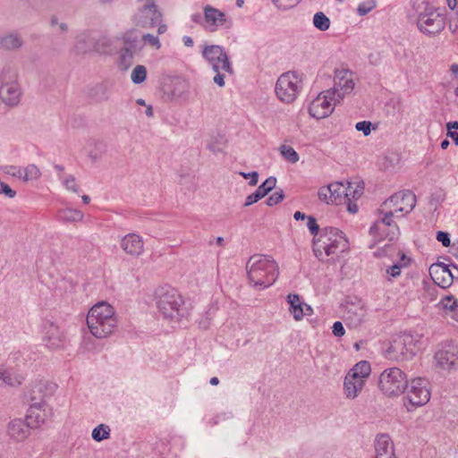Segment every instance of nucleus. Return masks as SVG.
<instances>
[{
  "instance_id": "a211bd4d",
  "label": "nucleus",
  "mask_w": 458,
  "mask_h": 458,
  "mask_svg": "<svg viewBox=\"0 0 458 458\" xmlns=\"http://www.w3.org/2000/svg\"><path fill=\"white\" fill-rule=\"evenodd\" d=\"M42 339L49 349H59L64 346V337L59 327L51 321L44 322L42 326Z\"/></svg>"
},
{
  "instance_id": "c03bdc74",
  "label": "nucleus",
  "mask_w": 458,
  "mask_h": 458,
  "mask_svg": "<svg viewBox=\"0 0 458 458\" xmlns=\"http://www.w3.org/2000/svg\"><path fill=\"white\" fill-rule=\"evenodd\" d=\"M376 7H377L376 0H365L358 4L356 12H357L358 15L365 16L369 13H370L372 10H374Z\"/></svg>"
},
{
  "instance_id": "aec40b11",
  "label": "nucleus",
  "mask_w": 458,
  "mask_h": 458,
  "mask_svg": "<svg viewBox=\"0 0 458 458\" xmlns=\"http://www.w3.org/2000/svg\"><path fill=\"white\" fill-rule=\"evenodd\" d=\"M22 97L20 83L0 84V99L8 107L17 106Z\"/></svg>"
},
{
  "instance_id": "1a4fd4ad",
  "label": "nucleus",
  "mask_w": 458,
  "mask_h": 458,
  "mask_svg": "<svg viewBox=\"0 0 458 458\" xmlns=\"http://www.w3.org/2000/svg\"><path fill=\"white\" fill-rule=\"evenodd\" d=\"M380 390L388 396H397L408 388L406 374L397 367L384 369L378 380Z\"/></svg>"
},
{
  "instance_id": "7ed1b4c3",
  "label": "nucleus",
  "mask_w": 458,
  "mask_h": 458,
  "mask_svg": "<svg viewBox=\"0 0 458 458\" xmlns=\"http://www.w3.org/2000/svg\"><path fill=\"white\" fill-rule=\"evenodd\" d=\"M248 278L253 287L265 289L271 286L278 276V267L268 256H252L247 263Z\"/></svg>"
},
{
  "instance_id": "6e6d98bb",
  "label": "nucleus",
  "mask_w": 458,
  "mask_h": 458,
  "mask_svg": "<svg viewBox=\"0 0 458 458\" xmlns=\"http://www.w3.org/2000/svg\"><path fill=\"white\" fill-rule=\"evenodd\" d=\"M3 193L6 197L13 199L16 196V191H13L7 183L0 181V194Z\"/></svg>"
},
{
  "instance_id": "2f4dec72",
  "label": "nucleus",
  "mask_w": 458,
  "mask_h": 458,
  "mask_svg": "<svg viewBox=\"0 0 458 458\" xmlns=\"http://www.w3.org/2000/svg\"><path fill=\"white\" fill-rule=\"evenodd\" d=\"M83 213L76 208H65L57 211L56 218L62 223H75L83 219Z\"/></svg>"
},
{
  "instance_id": "393cba45",
  "label": "nucleus",
  "mask_w": 458,
  "mask_h": 458,
  "mask_svg": "<svg viewBox=\"0 0 458 458\" xmlns=\"http://www.w3.org/2000/svg\"><path fill=\"white\" fill-rule=\"evenodd\" d=\"M204 20L209 31H216L226 23V15L222 11L207 5L204 7Z\"/></svg>"
},
{
  "instance_id": "b1692460",
  "label": "nucleus",
  "mask_w": 458,
  "mask_h": 458,
  "mask_svg": "<svg viewBox=\"0 0 458 458\" xmlns=\"http://www.w3.org/2000/svg\"><path fill=\"white\" fill-rule=\"evenodd\" d=\"M435 360L443 369H455L458 368V351L454 347L439 350L435 354Z\"/></svg>"
},
{
  "instance_id": "a878e982",
  "label": "nucleus",
  "mask_w": 458,
  "mask_h": 458,
  "mask_svg": "<svg viewBox=\"0 0 458 458\" xmlns=\"http://www.w3.org/2000/svg\"><path fill=\"white\" fill-rule=\"evenodd\" d=\"M376 458H396L393 441L387 435H379L375 442Z\"/></svg>"
},
{
  "instance_id": "4be33fe9",
  "label": "nucleus",
  "mask_w": 458,
  "mask_h": 458,
  "mask_svg": "<svg viewBox=\"0 0 458 458\" xmlns=\"http://www.w3.org/2000/svg\"><path fill=\"white\" fill-rule=\"evenodd\" d=\"M120 245L126 254L132 257H139L144 251L143 239L134 233L124 235L121 240Z\"/></svg>"
},
{
  "instance_id": "de8ad7c7",
  "label": "nucleus",
  "mask_w": 458,
  "mask_h": 458,
  "mask_svg": "<svg viewBox=\"0 0 458 458\" xmlns=\"http://www.w3.org/2000/svg\"><path fill=\"white\" fill-rule=\"evenodd\" d=\"M59 178L62 180L63 184L65 186V188L68 191H71L75 192V193H77L79 191V187L76 184V180H75V177L73 175L69 174V175H67V176H65L64 178L59 176Z\"/></svg>"
},
{
  "instance_id": "72a5a7b5",
  "label": "nucleus",
  "mask_w": 458,
  "mask_h": 458,
  "mask_svg": "<svg viewBox=\"0 0 458 458\" xmlns=\"http://www.w3.org/2000/svg\"><path fill=\"white\" fill-rule=\"evenodd\" d=\"M106 151V146L103 141L98 140H90L88 143L89 157L96 162L102 157Z\"/></svg>"
},
{
  "instance_id": "6ab92c4d",
  "label": "nucleus",
  "mask_w": 458,
  "mask_h": 458,
  "mask_svg": "<svg viewBox=\"0 0 458 458\" xmlns=\"http://www.w3.org/2000/svg\"><path fill=\"white\" fill-rule=\"evenodd\" d=\"M333 88H335V97L340 101L354 88L352 73L348 70L336 71Z\"/></svg>"
},
{
  "instance_id": "6e6552de",
  "label": "nucleus",
  "mask_w": 458,
  "mask_h": 458,
  "mask_svg": "<svg viewBox=\"0 0 458 458\" xmlns=\"http://www.w3.org/2000/svg\"><path fill=\"white\" fill-rule=\"evenodd\" d=\"M370 373V363L367 360L359 361L347 372L344 381V394L347 399L359 396Z\"/></svg>"
},
{
  "instance_id": "412c9836",
  "label": "nucleus",
  "mask_w": 458,
  "mask_h": 458,
  "mask_svg": "<svg viewBox=\"0 0 458 458\" xmlns=\"http://www.w3.org/2000/svg\"><path fill=\"white\" fill-rule=\"evenodd\" d=\"M57 390V385L52 381L40 379L31 385L30 391V402H37L40 399L52 396Z\"/></svg>"
},
{
  "instance_id": "20e7f679",
  "label": "nucleus",
  "mask_w": 458,
  "mask_h": 458,
  "mask_svg": "<svg viewBox=\"0 0 458 458\" xmlns=\"http://www.w3.org/2000/svg\"><path fill=\"white\" fill-rule=\"evenodd\" d=\"M86 321L96 338L109 336L117 326L114 309L105 301L98 302L89 310Z\"/></svg>"
},
{
  "instance_id": "423d86ee",
  "label": "nucleus",
  "mask_w": 458,
  "mask_h": 458,
  "mask_svg": "<svg viewBox=\"0 0 458 458\" xmlns=\"http://www.w3.org/2000/svg\"><path fill=\"white\" fill-rule=\"evenodd\" d=\"M157 307L165 318L179 321L184 316L183 299L173 287H162L156 293Z\"/></svg>"
},
{
  "instance_id": "f8f14e48",
  "label": "nucleus",
  "mask_w": 458,
  "mask_h": 458,
  "mask_svg": "<svg viewBox=\"0 0 458 458\" xmlns=\"http://www.w3.org/2000/svg\"><path fill=\"white\" fill-rule=\"evenodd\" d=\"M340 102L335 97V88L319 93L310 104L309 113L316 119L329 116L336 103Z\"/></svg>"
},
{
  "instance_id": "cd10ccee",
  "label": "nucleus",
  "mask_w": 458,
  "mask_h": 458,
  "mask_svg": "<svg viewBox=\"0 0 458 458\" xmlns=\"http://www.w3.org/2000/svg\"><path fill=\"white\" fill-rule=\"evenodd\" d=\"M24 40L20 32L12 30L0 36V48L16 51L22 47Z\"/></svg>"
},
{
  "instance_id": "864d4df0",
  "label": "nucleus",
  "mask_w": 458,
  "mask_h": 458,
  "mask_svg": "<svg viewBox=\"0 0 458 458\" xmlns=\"http://www.w3.org/2000/svg\"><path fill=\"white\" fill-rule=\"evenodd\" d=\"M372 123L369 121H361L355 124V129L361 131L364 136H369L371 132Z\"/></svg>"
},
{
  "instance_id": "58836bf2",
  "label": "nucleus",
  "mask_w": 458,
  "mask_h": 458,
  "mask_svg": "<svg viewBox=\"0 0 458 458\" xmlns=\"http://www.w3.org/2000/svg\"><path fill=\"white\" fill-rule=\"evenodd\" d=\"M345 189V200H348L359 199L362 195L364 188L359 182H347Z\"/></svg>"
},
{
  "instance_id": "9d476101",
  "label": "nucleus",
  "mask_w": 458,
  "mask_h": 458,
  "mask_svg": "<svg viewBox=\"0 0 458 458\" xmlns=\"http://www.w3.org/2000/svg\"><path fill=\"white\" fill-rule=\"evenodd\" d=\"M302 89L301 77L295 72L281 74L276 83L275 92L278 99L284 103H293Z\"/></svg>"
},
{
  "instance_id": "774afa93",
  "label": "nucleus",
  "mask_w": 458,
  "mask_h": 458,
  "mask_svg": "<svg viewBox=\"0 0 458 458\" xmlns=\"http://www.w3.org/2000/svg\"><path fill=\"white\" fill-rule=\"evenodd\" d=\"M293 218L295 220H303V219L307 218V216L301 211H296L293 214Z\"/></svg>"
},
{
  "instance_id": "c756f323",
  "label": "nucleus",
  "mask_w": 458,
  "mask_h": 458,
  "mask_svg": "<svg viewBox=\"0 0 458 458\" xmlns=\"http://www.w3.org/2000/svg\"><path fill=\"white\" fill-rule=\"evenodd\" d=\"M30 428L32 427L29 424V421L24 422L22 420H13L9 423L8 434L13 439L22 441L30 435Z\"/></svg>"
},
{
  "instance_id": "f704fd0d",
  "label": "nucleus",
  "mask_w": 458,
  "mask_h": 458,
  "mask_svg": "<svg viewBox=\"0 0 458 458\" xmlns=\"http://www.w3.org/2000/svg\"><path fill=\"white\" fill-rule=\"evenodd\" d=\"M331 190V199L332 204L341 205L345 200V184L341 182H335L329 184Z\"/></svg>"
},
{
  "instance_id": "ea45409f",
  "label": "nucleus",
  "mask_w": 458,
  "mask_h": 458,
  "mask_svg": "<svg viewBox=\"0 0 458 458\" xmlns=\"http://www.w3.org/2000/svg\"><path fill=\"white\" fill-rule=\"evenodd\" d=\"M41 176L40 170L38 167L33 164L27 165L22 168L21 180L25 182L29 181H34L38 179Z\"/></svg>"
},
{
  "instance_id": "09e8293b",
  "label": "nucleus",
  "mask_w": 458,
  "mask_h": 458,
  "mask_svg": "<svg viewBox=\"0 0 458 458\" xmlns=\"http://www.w3.org/2000/svg\"><path fill=\"white\" fill-rule=\"evenodd\" d=\"M284 198L283 190L276 191L273 192L266 200V203L269 207H273L280 203Z\"/></svg>"
},
{
  "instance_id": "ddd939ff",
  "label": "nucleus",
  "mask_w": 458,
  "mask_h": 458,
  "mask_svg": "<svg viewBox=\"0 0 458 458\" xmlns=\"http://www.w3.org/2000/svg\"><path fill=\"white\" fill-rule=\"evenodd\" d=\"M428 381L422 377L414 378L411 381L410 387L404 397V404L408 411L412 408L425 405L430 399Z\"/></svg>"
},
{
  "instance_id": "f03ea898",
  "label": "nucleus",
  "mask_w": 458,
  "mask_h": 458,
  "mask_svg": "<svg viewBox=\"0 0 458 458\" xmlns=\"http://www.w3.org/2000/svg\"><path fill=\"white\" fill-rule=\"evenodd\" d=\"M348 248L344 233L335 227H324L313 240V252L321 261L334 259Z\"/></svg>"
},
{
  "instance_id": "f257e3e1",
  "label": "nucleus",
  "mask_w": 458,
  "mask_h": 458,
  "mask_svg": "<svg viewBox=\"0 0 458 458\" xmlns=\"http://www.w3.org/2000/svg\"><path fill=\"white\" fill-rule=\"evenodd\" d=\"M412 9L415 13L417 28L428 37L440 34L446 25V15L441 8L428 0H414Z\"/></svg>"
},
{
  "instance_id": "79ce46f5",
  "label": "nucleus",
  "mask_w": 458,
  "mask_h": 458,
  "mask_svg": "<svg viewBox=\"0 0 458 458\" xmlns=\"http://www.w3.org/2000/svg\"><path fill=\"white\" fill-rule=\"evenodd\" d=\"M280 153L286 161L292 164L297 163L300 159L299 154L294 148L287 145H282L280 147Z\"/></svg>"
},
{
  "instance_id": "69168bd1",
  "label": "nucleus",
  "mask_w": 458,
  "mask_h": 458,
  "mask_svg": "<svg viewBox=\"0 0 458 458\" xmlns=\"http://www.w3.org/2000/svg\"><path fill=\"white\" fill-rule=\"evenodd\" d=\"M182 42L185 47H191L194 44L193 39L190 36H183L182 37Z\"/></svg>"
},
{
  "instance_id": "bb28decb",
  "label": "nucleus",
  "mask_w": 458,
  "mask_h": 458,
  "mask_svg": "<svg viewBox=\"0 0 458 458\" xmlns=\"http://www.w3.org/2000/svg\"><path fill=\"white\" fill-rule=\"evenodd\" d=\"M276 177L270 176L267 178L253 193L247 196L244 207H249L263 199L270 191L276 187Z\"/></svg>"
},
{
  "instance_id": "a18cd8bd",
  "label": "nucleus",
  "mask_w": 458,
  "mask_h": 458,
  "mask_svg": "<svg viewBox=\"0 0 458 458\" xmlns=\"http://www.w3.org/2000/svg\"><path fill=\"white\" fill-rule=\"evenodd\" d=\"M141 41L143 47L146 45H148L157 50H158L161 47V43L158 36H155L150 33H141Z\"/></svg>"
},
{
  "instance_id": "4c0bfd02",
  "label": "nucleus",
  "mask_w": 458,
  "mask_h": 458,
  "mask_svg": "<svg viewBox=\"0 0 458 458\" xmlns=\"http://www.w3.org/2000/svg\"><path fill=\"white\" fill-rule=\"evenodd\" d=\"M225 138L224 135L217 133L210 138L207 144V148L213 153L221 152L225 146Z\"/></svg>"
},
{
  "instance_id": "bf43d9fd",
  "label": "nucleus",
  "mask_w": 458,
  "mask_h": 458,
  "mask_svg": "<svg viewBox=\"0 0 458 458\" xmlns=\"http://www.w3.org/2000/svg\"><path fill=\"white\" fill-rule=\"evenodd\" d=\"M437 240L440 242L445 247H448L451 243L449 233L445 232H437Z\"/></svg>"
},
{
  "instance_id": "37998d69",
  "label": "nucleus",
  "mask_w": 458,
  "mask_h": 458,
  "mask_svg": "<svg viewBox=\"0 0 458 458\" xmlns=\"http://www.w3.org/2000/svg\"><path fill=\"white\" fill-rule=\"evenodd\" d=\"M147 69L144 65L139 64L134 67L131 74V80L134 84H140L146 81Z\"/></svg>"
},
{
  "instance_id": "5701e85b",
  "label": "nucleus",
  "mask_w": 458,
  "mask_h": 458,
  "mask_svg": "<svg viewBox=\"0 0 458 458\" xmlns=\"http://www.w3.org/2000/svg\"><path fill=\"white\" fill-rule=\"evenodd\" d=\"M286 299L289 304V311L295 320H301L304 316L311 315L312 308L305 303L299 294L290 293Z\"/></svg>"
},
{
  "instance_id": "c9c22d12",
  "label": "nucleus",
  "mask_w": 458,
  "mask_h": 458,
  "mask_svg": "<svg viewBox=\"0 0 458 458\" xmlns=\"http://www.w3.org/2000/svg\"><path fill=\"white\" fill-rule=\"evenodd\" d=\"M447 5L452 11L448 18V28L452 33L458 31V7L456 0H446Z\"/></svg>"
},
{
  "instance_id": "e433bc0d",
  "label": "nucleus",
  "mask_w": 458,
  "mask_h": 458,
  "mask_svg": "<svg viewBox=\"0 0 458 458\" xmlns=\"http://www.w3.org/2000/svg\"><path fill=\"white\" fill-rule=\"evenodd\" d=\"M111 437V428L105 423H101L95 427L91 431V437L96 442H102L109 439Z\"/></svg>"
},
{
  "instance_id": "603ef678",
  "label": "nucleus",
  "mask_w": 458,
  "mask_h": 458,
  "mask_svg": "<svg viewBox=\"0 0 458 458\" xmlns=\"http://www.w3.org/2000/svg\"><path fill=\"white\" fill-rule=\"evenodd\" d=\"M442 272L446 275V277L444 276L443 281L441 283H437V284L441 285L442 288H445L452 284L454 276L452 274L447 266H442Z\"/></svg>"
},
{
  "instance_id": "5fc2aeb1",
  "label": "nucleus",
  "mask_w": 458,
  "mask_h": 458,
  "mask_svg": "<svg viewBox=\"0 0 458 458\" xmlns=\"http://www.w3.org/2000/svg\"><path fill=\"white\" fill-rule=\"evenodd\" d=\"M441 304L445 309L454 310L456 307V300L452 295H446L442 298Z\"/></svg>"
},
{
  "instance_id": "13d9d810",
  "label": "nucleus",
  "mask_w": 458,
  "mask_h": 458,
  "mask_svg": "<svg viewBox=\"0 0 458 458\" xmlns=\"http://www.w3.org/2000/svg\"><path fill=\"white\" fill-rule=\"evenodd\" d=\"M333 335L336 337H342L345 334V329L341 321H335L332 327Z\"/></svg>"
},
{
  "instance_id": "0e129e2a",
  "label": "nucleus",
  "mask_w": 458,
  "mask_h": 458,
  "mask_svg": "<svg viewBox=\"0 0 458 458\" xmlns=\"http://www.w3.org/2000/svg\"><path fill=\"white\" fill-rule=\"evenodd\" d=\"M446 129H447V131H454L455 130H458V122L454 121V122L447 123Z\"/></svg>"
},
{
  "instance_id": "2eb2a0df",
  "label": "nucleus",
  "mask_w": 458,
  "mask_h": 458,
  "mask_svg": "<svg viewBox=\"0 0 458 458\" xmlns=\"http://www.w3.org/2000/svg\"><path fill=\"white\" fill-rule=\"evenodd\" d=\"M416 206V196L409 191H402L393 194L383 203L384 208H394L395 213L408 214L413 210Z\"/></svg>"
},
{
  "instance_id": "680f3d73",
  "label": "nucleus",
  "mask_w": 458,
  "mask_h": 458,
  "mask_svg": "<svg viewBox=\"0 0 458 458\" xmlns=\"http://www.w3.org/2000/svg\"><path fill=\"white\" fill-rule=\"evenodd\" d=\"M216 75L213 78V81L218 85L219 87L225 86V75L223 72L224 71L215 72Z\"/></svg>"
},
{
  "instance_id": "7c9ffc66",
  "label": "nucleus",
  "mask_w": 458,
  "mask_h": 458,
  "mask_svg": "<svg viewBox=\"0 0 458 458\" xmlns=\"http://www.w3.org/2000/svg\"><path fill=\"white\" fill-rule=\"evenodd\" d=\"M23 380L22 375L0 366V386H18Z\"/></svg>"
},
{
  "instance_id": "338daca9",
  "label": "nucleus",
  "mask_w": 458,
  "mask_h": 458,
  "mask_svg": "<svg viewBox=\"0 0 458 458\" xmlns=\"http://www.w3.org/2000/svg\"><path fill=\"white\" fill-rule=\"evenodd\" d=\"M447 136L450 137L455 145L458 146V132L456 131H447Z\"/></svg>"
},
{
  "instance_id": "a19ab883",
  "label": "nucleus",
  "mask_w": 458,
  "mask_h": 458,
  "mask_svg": "<svg viewBox=\"0 0 458 458\" xmlns=\"http://www.w3.org/2000/svg\"><path fill=\"white\" fill-rule=\"evenodd\" d=\"M329 18L322 12H318L313 16V25L321 31H326L330 27Z\"/></svg>"
},
{
  "instance_id": "0eeeda50",
  "label": "nucleus",
  "mask_w": 458,
  "mask_h": 458,
  "mask_svg": "<svg viewBox=\"0 0 458 458\" xmlns=\"http://www.w3.org/2000/svg\"><path fill=\"white\" fill-rule=\"evenodd\" d=\"M123 47L118 52V65L127 71L134 62V58L143 50L141 32L137 29L126 30L121 37Z\"/></svg>"
},
{
  "instance_id": "39448f33",
  "label": "nucleus",
  "mask_w": 458,
  "mask_h": 458,
  "mask_svg": "<svg viewBox=\"0 0 458 458\" xmlns=\"http://www.w3.org/2000/svg\"><path fill=\"white\" fill-rule=\"evenodd\" d=\"M131 21L136 28L157 27L158 35H162L167 30L166 24L163 22V13L156 0H136V8Z\"/></svg>"
},
{
  "instance_id": "c85d7f7f",
  "label": "nucleus",
  "mask_w": 458,
  "mask_h": 458,
  "mask_svg": "<svg viewBox=\"0 0 458 458\" xmlns=\"http://www.w3.org/2000/svg\"><path fill=\"white\" fill-rule=\"evenodd\" d=\"M74 49L78 54L97 51V41L90 32L82 31L76 37Z\"/></svg>"
},
{
  "instance_id": "4d7b16f0",
  "label": "nucleus",
  "mask_w": 458,
  "mask_h": 458,
  "mask_svg": "<svg viewBox=\"0 0 458 458\" xmlns=\"http://www.w3.org/2000/svg\"><path fill=\"white\" fill-rule=\"evenodd\" d=\"M240 174L244 179H250L249 184L250 186H255L258 183L259 174L256 171L250 172V173L241 172Z\"/></svg>"
},
{
  "instance_id": "49530a36",
  "label": "nucleus",
  "mask_w": 458,
  "mask_h": 458,
  "mask_svg": "<svg viewBox=\"0 0 458 458\" xmlns=\"http://www.w3.org/2000/svg\"><path fill=\"white\" fill-rule=\"evenodd\" d=\"M0 170L6 175L21 180L22 167L21 166L5 165L0 166Z\"/></svg>"
},
{
  "instance_id": "473e14b6",
  "label": "nucleus",
  "mask_w": 458,
  "mask_h": 458,
  "mask_svg": "<svg viewBox=\"0 0 458 458\" xmlns=\"http://www.w3.org/2000/svg\"><path fill=\"white\" fill-rule=\"evenodd\" d=\"M19 73L13 64H5L0 72V84H14L18 82Z\"/></svg>"
},
{
  "instance_id": "9b49d317",
  "label": "nucleus",
  "mask_w": 458,
  "mask_h": 458,
  "mask_svg": "<svg viewBox=\"0 0 458 458\" xmlns=\"http://www.w3.org/2000/svg\"><path fill=\"white\" fill-rule=\"evenodd\" d=\"M420 350L418 340L410 333H405L391 344L386 350V357L394 360H406L411 359Z\"/></svg>"
},
{
  "instance_id": "3c124183",
  "label": "nucleus",
  "mask_w": 458,
  "mask_h": 458,
  "mask_svg": "<svg viewBox=\"0 0 458 458\" xmlns=\"http://www.w3.org/2000/svg\"><path fill=\"white\" fill-rule=\"evenodd\" d=\"M330 192H331V190H330L329 184L327 186L321 187L318 192V199L321 201L326 202L327 204H332L331 199H333V198H331Z\"/></svg>"
},
{
  "instance_id": "8fccbe9b",
  "label": "nucleus",
  "mask_w": 458,
  "mask_h": 458,
  "mask_svg": "<svg viewBox=\"0 0 458 458\" xmlns=\"http://www.w3.org/2000/svg\"><path fill=\"white\" fill-rule=\"evenodd\" d=\"M307 227L310 233L314 236V238H317L319 235V225H318L315 217L311 216H307Z\"/></svg>"
},
{
  "instance_id": "4468645a",
  "label": "nucleus",
  "mask_w": 458,
  "mask_h": 458,
  "mask_svg": "<svg viewBox=\"0 0 458 458\" xmlns=\"http://www.w3.org/2000/svg\"><path fill=\"white\" fill-rule=\"evenodd\" d=\"M202 57L208 63L214 72L224 71L229 74L233 69L228 55L219 45L205 46L202 49Z\"/></svg>"
},
{
  "instance_id": "dca6fc26",
  "label": "nucleus",
  "mask_w": 458,
  "mask_h": 458,
  "mask_svg": "<svg viewBox=\"0 0 458 458\" xmlns=\"http://www.w3.org/2000/svg\"><path fill=\"white\" fill-rule=\"evenodd\" d=\"M54 412L52 408L45 402L38 400L31 402L28 410L26 420L32 428H38L51 420Z\"/></svg>"
},
{
  "instance_id": "052dcab7",
  "label": "nucleus",
  "mask_w": 458,
  "mask_h": 458,
  "mask_svg": "<svg viewBox=\"0 0 458 458\" xmlns=\"http://www.w3.org/2000/svg\"><path fill=\"white\" fill-rule=\"evenodd\" d=\"M386 274L394 278L399 276L401 274V266L399 264H394V265L389 267L386 269Z\"/></svg>"
},
{
  "instance_id": "e2e57ef3",
  "label": "nucleus",
  "mask_w": 458,
  "mask_h": 458,
  "mask_svg": "<svg viewBox=\"0 0 458 458\" xmlns=\"http://www.w3.org/2000/svg\"><path fill=\"white\" fill-rule=\"evenodd\" d=\"M343 204H345L346 207H347V210L352 213V214H355L356 212H358V206L357 204L353 201V199H348V200H344L343 202Z\"/></svg>"
},
{
  "instance_id": "f3484780",
  "label": "nucleus",
  "mask_w": 458,
  "mask_h": 458,
  "mask_svg": "<svg viewBox=\"0 0 458 458\" xmlns=\"http://www.w3.org/2000/svg\"><path fill=\"white\" fill-rule=\"evenodd\" d=\"M389 211L385 213L384 217L380 220L376 221L369 228V234L372 236H379L383 238L380 232L383 231L384 227H388L389 232L386 234L389 238V241H394L399 235V228L393 220V216L395 214L394 209L389 208Z\"/></svg>"
}]
</instances>
